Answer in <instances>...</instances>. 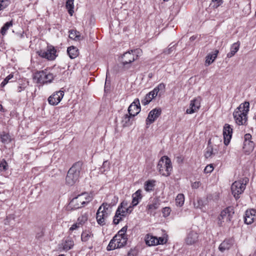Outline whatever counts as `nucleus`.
<instances>
[{
    "instance_id": "1",
    "label": "nucleus",
    "mask_w": 256,
    "mask_h": 256,
    "mask_svg": "<svg viewBox=\"0 0 256 256\" xmlns=\"http://www.w3.org/2000/svg\"><path fill=\"white\" fill-rule=\"evenodd\" d=\"M250 103L245 102L241 104L233 112L236 123L238 126H245L247 124L248 113L249 111Z\"/></svg>"
},
{
    "instance_id": "2",
    "label": "nucleus",
    "mask_w": 256,
    "mask_h": 256,
    "mask_svg": "<svg viewBox=\"0 0 256 256\" xmlns=\"http://www.w3.org/2000/svg\"><path fill=\"white\" fill-rule=\"evenodd\" d=\"M82 166V162H78L74 164L68 170L66 178V184L72 186L78 180Z\"/></svg>"
},
{
    "instance_id": "3",
    "label": "nucleus",
    "mask_w": 256,
    "mask_h": 256,
    "mask_svg": "<svg viewBox=\"0 0 256 256\" xmlns=\"http://www.w3.org/2000/svg\"><path fill=\"white\" fill-rule=\"evenodd\" d=\"M92 197L88 192H83L73 198L69 204V207L72 209L82 208L86 204L90 202Z\"/></svg>"
},
{
    "instance_id": "4",
    "label": "nucleus",
    "mask_w": 256,
    "mask_h": 256,
    "mask_svg": "<svg viewBox=\"0 0 256 256\" xmlns=\"http://www.w3.org/2000/svg\"><path fill=\"white\" fill-rule=\"evenodd\" d=\"M157 170L160 174L164 176H170L172 170L170 159L168 156H162L158 161Z\"/></svg>"
},
{
    "instance_id": "5",
    "label": "nucleus",
    "mask_w": 256,
    "mask_h": 256,
    "mask_svg": "<svg viewBox=\"0 0 256 256\" xmlns=\"http://www.w3.org/2000/svg\"><path fill=\"white\" fill-rule=\"evenodd\" d=\"M111 204L103 203L98 208L96 214V220L98 224L101 226L106 224V220L111 212Z\"/></svg>"
},
{
    "instance_id": "6",
    "label": "nucleus",
    "mask_w": 256,
    "mask_h": 256,
    "mask_svg": "<svg viewBox=\"0 0 256 256\" xmlns=\"http://www.w3.org/2000/svg\"><path fill=\"white\" fill-rule=\"evenodd\" d=\"M166 88V85L164 83L160 84L152 91L148 92L144 98L142 100V104L146 106L148 104L153 98H156L158 95L160 96L164 93Z\"/></svg>"
},
{
    "instance_id": "7",
    "label": "nucleus",
    "mask_w": 256,
    "mask_h": 256,
    "mask_svg": "<svg viewBox=\"0 0 256 256\" xmlns=\"http://www.w3.org/2000/svg\"><path fill=\"white\" fill-rule=\"evenodd\" d=\"M247 178L234 182L232 185L231 190L232 194L236 200L240 198L241 194L246 188V186L248 182Z\"/></svg>"
},
{
    "instance_id": "8",
    "label": "nucleus",
    "mask_w": 256,
    "mask_h": 256,
    "mask_svg": "<svg viewBox=\"0 0 256 256\" xmlns=\"http://www.w3.org/2000/svg\"><path fill=\"white\" fill-rule=\"evenodd\" d=\"M234 214V210L232 207L229 206L222 210L218 217V224L222 226L230 222Z\"/></svg>"
},
{
    "instance_id": "9",
    "label": "nucleus",
    "mask_w": 256,
    "mask_h": 256,
    "mask_svg": "<svg viewBox=\"0 0 256 256\" xmlns=\"http://www.w3.org/2000/svg\"><path fill=\"white\" fill-rule=\"evenodd\" d=\"M126 202H123L121 203L120 206L118 207L113 220L114 224H118L122 220V218L126 216L128 214L130 213V211L128 212V210L125 208L124 206H126Z\"/></svg>"
},
{
    "instance_id": "10",
    "label": "nucleus",
    "mask_w": 256,
    "mask_h": 256,
    "mask_svg": "<svg viewBox=\"0 0 256 256\" xmlns=\"http://www.w3.org/2000/svg\"><path fill=\"white\" fill-rule=\"evenodd\" d=\"M54 77L52 73L46 70L38 72L35 76V78L38 79V82L40 84L50 83L54 80Z\"/></svg>"
},
{
    "instance_id": "11",
    "label": "nucleus",
    "mask_w": 256,
    "mask_h": 256,
    "mask_svg": "<svg viewBox=\"0 0 256 256\" xmlns=\"http://www.w3.org/2000/svg\"><path fill=\"white\" fill-rule=\"evenodd\" d=\"M136 60L134 54L132 51L124 53L121 56V62L122 66L127 68H130V64Z\"/></svg>"
},
{
    "instance_id": "12",
    "label": "nucleus",
    "mask_w": 256,
    "mask_h": 256,
    "mask_svg": "<svg viewBox=\"0 0 256 256\" xmlns=\"http://www.w3.org/2000/svg\"><path fill=\"white\" fill-rule=\"evenodd\" d=\"M56 50L54 47H48L46 50H40L38 52V55L48 60H54L56 58Z\"/></svg>"
},
{
    "instance_id": "13",
    "label": "nucleus",
    "mask_w": 256,
    "mask_h": 256,
    "mask_svg": "<svg viewBox=\"0 0 256 256\" xmlns=\"http://www.w3.org/2000/svg\"><path fill=\"white\" fill-rule=\"evenodd\" d=\"M233 129L230 125L226 124L223 128V136L224 139V144L228 146L232 138Z\"/></svg>"
},
{
    "instance_id": "14",
    "label": "nucleus",
    "mask_w": 256,
    "mask_h": 256,
    "mask_svg": "<svg viewBox=\"0 0 256 256\" xmlns=\"http://www.w3.org/2000/svg\"><path fill=\"white\" fill-rule=\"evenodd\" d=\"M64 96V92L59 90L54 92L52 96L48 98V103L50 105H57L62 100Z\"/></svg>"
},
{
    "instance_id": "15",
    "label": "nucleus",
    "mask_w": 256,
    "mask_h": 256,
    "mask_svg": "<svg viewBox=\"0 0 256 256\" xmlns=\"http://www.w3.org/2000/svg\"><path fill=\"white\" fill-rule=\"evenodd\" d=\"M140 111V106L138 98H136L128 108V112L130 115L135 116Z\"/></svg>"
},
{
    "instance_id": "16",
    "label": "nucleus",
    "mask_w": 256,
    "mask_h": 256,
    "mask_svg": "<svg viewBox=\"0 0 256 256\" xmlns=\"http://www.w3.org/2000/svg\"><path fill=\"white\" fill-rule=\"evenodd\" d=\"M162 110L160 108H156L152 110L148 114V116L146 120L147 125L154 122V120L160 115Z\"/></svg>"
},
{
    "instance_id": "17",
    "label": "nucleus",
    "mask_w": 256,
    "mask_h": 256,
    "mask_svg": "<svg viewBox=\"0 0 256 256\" xmlns=\"http://www.w3.org/2000/svg\"><path fill=\"white\" fill-rule=\"evenodd\" d=\"M200 102L201 98L200 97L191 100L190 108L186 110V113L191 114L196 112L200 106Z\"/></svg>"
},
{
    "instance_id": "18",
    "label": "nucleus",
    "mask_w": 256,
    "mask_h": 256,
    "mask_svg": "<svg viewBox=\"0 0 256 256\" xmlns=\"http://www.w3.org/2000/svg\"><path fill=\"white\" fill-rule=\"evenodd\" d=\"M256 219V210L250 209L246 210L244 216V222L248 224H252Z\"/></svg>"
},
{
    "instance_id": "19",
    "label": "nucleus",
    "mask_w": 256,
    "mask_h": 256,
    "mask_svg": "<svg viewBox=\"0 0 256 256\" xmlns=\"http://www.w3.org/2000/svg\"><path fill=\"white\" fill-rule=\"evenodd\" d=\"M234 242L232 238L226 239L219 246L218 249L221 252L228 250L233 246Z\"/></svg>"
},
{
    "instance_id": "20",
    "label": "nucleus",
    "mask_w": 256,
    "mask_h": 256,
    "mask_svg": "<svg viewBox=\"0 0 256 256\" xmlns=\"http://www.w3.org/2000/svg\"><path fill=\"white\" fill-rule=\"evenodd\" d=\"M198 236L197 232L194 231L190 232L186 238V242L188 245H192L198 241Z\"/></svg>"
},
{
    "instance_id": "21",
    "label": "nucleus",
    "mask_w": 256,
    "mask_h": 256,
    "mask_svg": "<svg viewBox=\"0 0 256 256\" xmlns=\"http://www.w3.org/2000/svg\"><path fill=\"white\" fill-rule=\"evenodd\" d=\"M127 236H120V234H116L114 236V240L116 242L117 247L120 248L126 244Z\"/></svg>"
},
{
    "instance_id": "22",
    "label": "nucleus",
    "mask_w": 256,
    "mask_h": 256,
    "mask_svg": "<svg viewBox=\"0 0 256 256\" xmlns=\"http://www.w3.org/2000/svg\"><path fill=\"white\" fill-rule=\"evenodd\" d=\"M142 190H138L136 192L132 194V206H136L139 202V201L142 198Z\"/></svg>"
},
{
    "instance_id": "23",
    "label": "nucleus",
    "mask_w": 256,
    "mask_h": 256,
    "mask_svg": "<svg viewBox=\"0 0 256 256\" xmlns=\"http://www.w3.org/2000/svg\"><path fill=\"white\" fill-rule=\"evenodd\" d=\"M254 143L252 141H244L243 144V150L245 154H248L254 150Z\"/></svg>"
},
{
    "instance_id": "24",
    "label": "nucleus",
    "mask_w": 256,
    "mask_h": 256,
    "mask_svg": "<svg viewBox=\"0 0 256 256\" xmlns=\"http://www.w3.org/2000/svg\"><path fill=\"white\" fill-rule=\"evenodd\" d=\"M62 249L64 250L68 251L73 247L74 242L70 238H67L64 240L62 244Z\"/></svg>"
},
{
    "instance_id": "25",
    "label": "nucleus",
    "mask_w": 256,
    "mask_h": 256,
    "mask_svg": "<svg viewBox=\"0 0 256 256\" xmlns=\"http://www.w3.org/2000/svg\"><path fill=\"white\" fill-rule=\"evenodd\" d=\"M146 244L149 246H156L158 244V240L157 238L148 234L145 239Z\"/></svg>"
},
{
    "instance_id": "26",
    "label": "nucleus",
    "mask_w": 256,
    "mask_h": 256,
    "mask_svg": "<svg viewBox=\"0 0 256 256\" xmlns=\"http://www.w3.org/2000/svg\"><path fill=\"white\" fill-rule=\"evenodd\" d=\"M134 117L130 114H125L122 120L123 126H130L132 124V121Z\"/></svg>"
},
{
    "instance_id": "27",
    "label": "nucleus",
    "mask_w": 256,
    "mask_h": 256,
    "mask_svg": "<svg viewBox=\"0 0 256 256\" xmlns=\"http://www.w3.org/2000/svg\"><path fill=\"white\" fill-rule=\"evenodd\" d=\"M240 46V42H238L236 43H234L230 48V52L227 54L228 58H232L234 56L235 54L238 50Z\"/></svg>"
},
{
    "instance_id": "28",
    "label": "nucleus",
    "mask_w": 256,
    "mask_h": 256,
    "mask_svg": "<svg viewBox=\"0 0 256 256\" xmlns=\"http://www.w3.org/2000/svg\"><path fill=\"white\" fill-rule=\"evenodd\" d=\"M67 52L70 58H74L78 55V50L73 46L68 48Z\"/></svg>"
},
{
    "instance_id": "29",
    "label": "nucleus",
    "mask_w": 256,
    "mask_h": 256,
    "mask_svg": "<svg viewBox=\"0 0 256 256\" xmlns=\"http://www.w3.org/2000/svg\"><path fill=\"white\" fill-rule=\"evenodd\" d=\"M218 52V50H216L214 54H210L206 56V64H207L208 66L210 65L214 62L217 56Z\"/></svg>"
},
{
    "instance_id": "30",
    "label": "nucleus",
    "mask_w": 256,
    "mask_h": 256,
    "mask_svg": "<svg viewBox=\"0 0 256 256\" xmlns=\"http://www.w3.org/2000/svg\"><path fill=\"white\" fill-rule=\"evenodd\" d=\"M160 204L156 200H154L152 202V204H148L146 206L148 212L152 214L154 210L158 208L159 207Z\"/></svg>"
},
{
    "instance_id": "31",
    "label": "nucleus",
    "mask_w": 256,
    "mask_h": 256,
    "mask_svg": "<svg viewBox=\"0 0 256 256\" xmlns=\"http://www.w3.org/2000/svg\"><path fill=\"white\" fill-rule=\"evenodd\" d=\"M74 0H66V7L70 16H72L74 13Z\"/></svg>"
},
{
    "instance_id": "32",
    "label": "nucleus",
    "mask_w": 256,
    "mask_h": 256,
    "mask_svg": "<svg viewBox=\"0 0 256 256\" xmlns=\"http://www.w3.org/2000/svg\"><path fill=\"white\" fill-rule=\"evenodd\" d=\"M69 32V38H70L75 40H81V36L80 32L74 30H71Z\"/></svg>"
},
{
    "instance_id": "33",
    "label": "nucleus",
    "mask_w": 256,
    "mask_h": 256,
    "mask_svg": "<svg viewBox=\"0 0 256 256\" xmlns=\"http://www.w3.org/2000/svg\"><path fill=\"white\" fill-rule=\"evenodd\" d=\"M184 202V196L182 194H178L176 198V204L177 206H182Z\"/></svg>"
},
{
    "instance_id": "34",
    "label": "nucleus",
    "mask_w": 256,
    "mask_h": 256,
    "mask_svg": "<svg viewBox=\"0 0 256 256\" xmlns=\"http://www.w3.org/2000/svg\"><path fill=\"white\" fill-rule=\"evenodd\" d=\"M211 144V139L208 140V146L206 148V152H205V156L206 158H208L210 157L213 154V148L212 146L210 145Z\"/></svg>"
},
{
    "instance_id": "35",
    "label": "nucleus",
    "mask_w": 256,
    "mask_h": 256,
    "mask_svg": "<svg viewBox=\"0 0 256 256\" xmlns=\"http://www.w3.org/2000/svg\"><path fill=\"white\" fill-rule=\"evenodd\" d=\"M1 141L3 143H8L10 142V136L8 134L2 132L0 134Z\"/></svg>"
},
{
    "instance_id": "36",
    "label": "nucleus",
    "mask_w": 256,
    "mask_h": 256,
    "mask_svg": "<svg viewBox=\"0 0 256 256\" xmlns=\"http://www.w3.org/2000/svg\"><path fill=\"white\" fill-rule=\"evenodd\" d=\"M154 180H148L144 184V189L146 191L152 190L154 186Z\"/></svg>"
},
{
    "instance_id": "37",
    "label": "nucleus",
    "mask_w": 256,
    "mask_h": 256,
    "mask_svg": "<svg viewBox=\"0 0 256 256\" xmlns=\"http://www.w3.org/2000/svg\"><path fill=\"white\" fill-rule=\"evenodd\" d=\"M12 21L6 22L4 26L2 28L0 32L2 35H4L6 34L7 30L10 28V26H12Z\"/></svg>"
},
{
    "instance_id": "38",
    "label": "nucleus",
    "mask_w": 256,
    "mask_h": 256,
    "mask_svg": "<svg viewBox=\"0 0 256 256\" xmlns=\"http://www.w3.org/2000/svg\"><path fill=\"white\" fill-rule=\"evenodd\" d=\"M118 248L117 247L116 242V240H114V237L110 241L108 245V246L107 250H111Z\"/></svg>"
},
{
    "instance_id": "39",
    "label": "nucleus",
    "mask_w": 256,
    "mask_h": 256,
    "mask_svg": "<svg viewBox=\"0 0 256 256\" xmlns=\"http://www.w3.org/2000/svg\"><path fill=\"white\" fill-rule=\"evenodd\" d=\"M92 236L89 232H84L81 235V239L82 242H87L90 236Z\"/></svg>"
},
{
    "instance_id": "40",
    "label": "nucleus",
    "mask_w": 256,
    "mask_h": 256,
    "mask_svg": "<svg viewBox=\"0 0 256 256\" xmlns=\"http://www.w3.org/2000/svg\"><path fill=\"white\" fill-rule=\"evenodd\" d=\"M8 165L5 160L3 159L0 162V172H5L8 169Z\"/></svg>"
},
{
    "instance_id": "41",
    "label": "nucleus",
    "mask_w": 256,
    "mask_h": 256,
    "mask_svg": "<svg viewBox=\"0 0 256 256\" xmlns=\"http://www.w3.org/2000/svg\"><path fill=\"white\" fill-rule=\"evenodd\" d=\"M9 4V0H0V11L6 8Z\"/></svg>"
},
{
    "instance_id": "42",
    "label": "nucleus",
    "mask_w": 256,
    "mask_h": 256,
    "mask_svg": "<svg viewBox=\"0 0 256 256\" xmlns=\"http://www.w3.org/2000/svg\"><path fill=\"white\" fill-rule=\"evenodd\" d=\"M174 50V44L172 45V44H170L168 46V48L164 50V52L166 54H170Z\"/></svg>"
},
{
    "instance_id": "43",
    "label": "nucleus",
    "mask_w": 256,
    "mask_h": 256,
    "mask_svg": "<svg viewBox=\"0 0 256 256\" xmlns=\"http://www.w3.org/2000/svg\"><path fill=\"white\" fill-rule=\"evenodd\" d=\"M13 76H14L12 74H10L7 76L1 83L0 86L2 87H4L8 83L9 80L13 78Z\"/></svg>"
},
{
    "instance_id": "44",
    "label": "nucleus",
    "mask_w": 256,
    "mask_h": 256,
    "mask_svg": "<svg viewBox=\"0 0 256 256\" xmlns=\"http://www.w3.org/2000/svg\"><path fill=\"white\" fill-rule=\"evenodd\" d=\"M222 3V0H212L211 5L214 8H217Z\"/></svg>"
},
{
    "instance_id": "45",
    "label": "nucleus",
    "mask_w": 256,
    "mask_h": 256,
    "mask_svg": "<svg viewBox=\"0 0 256 256\" xmlns=\"http://www.w3.org/2000/svg\"><path fill=\"white\" fill-rule=\"evenodd\" d=\"M132 54H134L136 60L138 58V57L141 55L142 50L140 49H136L134 50H131Z\"/></svg>"
},
{
    "instance_id": "46",
    "label": "nucleus",
    "mask_w": 256,
    "mask_h": 256,
    "mask_svg": "<svg viewBox=\"0 0 256 256\" xmlns=\"http://www.w3.org/2000/svg\"><path fill=\"white\" fill-rule=\"evenodd\" d=\"M214 170L212 164H209L206 166L204 172L206 174L210 173Z\"/></svg>"
},
{
    "instance_id": "47",
    "label": "nucleus",
    "mask_w": 256,
    "mask_h": 256,
    "mask_svg": "<svg viewBox=\"0 0 256 256\" xmlns=\"http://www.w3.org/2000/svg\"><path fill=\"white\" fill-rule=\"evenodd\" d=\"M162 212L164 216H168L170 212V209L168 207L164 208Z\"/></svg>"
},
{
    "instance_id": "48",
    "label": "nucleus",
    "mask_w": 256,
    "mask_h": 256,
    "mask_svg": "<svg viewBox=\"0 0 256 256\" xmlns=\"http://www.w3.org/2000/svg\"><path fill=\"white\" fill-rule=\"evenodd\" d=\"M126 230L127 227L124 226L120 230H119L117 234H120V236H126Z\"/></svg>"
},
{
    "instance_id": "49",
    "label": "nucleus",
    "mask_w": 256,
    "mask_h": 256,
    "mask_svg": "<svg viewBox=\"0 0 256 256\" xmlns=\"http://www.w3.org/2000/svg\"><path fill=\"white\" fill-rule=\"evenodd\" d=\"M197 203H196L195 202H194V206L196 208H201V206L202 205V202L201 200H197Z\"/></svg>"
},
{
    "instance_id": "50",
    "label": "nucleus",
    "mask_w": 256,
    "mask_h": 256,
    "mask_svg": "<svg viewBox=\"0 0 256 256\" xmlns=\"http://www.w3.org/2000/svg\"><path fill=\"white\" fill-rule=\"evenodd\" d=\"M80 223H76L72 224V226L70 228V231H73L74 230H76L80 226Z\"/></svg>"
},
{
    "instance_id": "51",
    "label": "nucleus",
    "mask_w": 256,
    "mask_h": 256,
    "mask_svg": "<svg viewBox=\"0 0 256 256\" xmlns=\"http://www.w3.org/2000/svg\"><path fill=\"white\" fill-rule=\"evenodd\" d=\"M137 252L134 250H130L128 254V256H136Z\"/></svg>"
},
{
    "instance_id": "52",
    "label": "nucleus",
    "mask_w": 256,
    "mask_h": 256,
    "mask_svg": "<svg viewBox=\"0 0 256 256\" xmlns=\"http://www.w3.org/2000/svg\"><path fill=\"white\" fill-rule=\"evenodd\" d=\"M200 184L201 183L200 182H195L192 184V186L194 188H197L200 186Z\"/></svg>"
},
{
    "instance_id": "53",
    "label": "nucleus",
    "mask_w": 256,
    "mask_h": 256,
    "mask_svg": "<svg viewBox=\"0 0 256 256\" xmlns=\"http://www.w3.org/2000/svg\"><path fill=\"white\" fill-rule=\"evenodd\" d=\"M158 240V244H162L166 242V240L162 237L157 238Z\"/></svg>"
},
{
    "instance_id": "54",
    "label": "nucleus",
    "mask_w": 256,
    "mask_h": 256,
    "mask_svg": "<svg viewBox=\"0 0 256 256\" xmlns=\"http://www.w3.org/2000/svg\"><path fill=\"white\" fill-rule=\"evenodd\" d=\"M176 162L178 164H182L183 162L184 161V158L182 156H178L176 157Z\"/></svg>"
},
{
    "instance_id": "55",
    "label": "nucleus",
    "mask_w": 256,
    "mask_h": 256,
    "mask_svg": "<svg viewBox=\"0 0 256 256\" xmlns=\"http://www.w3.org/2000/svg\"><path fill=\"white\" fill-rule=\"evenodd\" d=\"M244 141H251L252 136L250 134H246L244 135Z\"/></svg>"
},
{
    "instance_id": "56",
    "label": "nucleus",
    "mask_w": 256,
    "mask_h": 256,
    "mask_svg": "<svg viewBox=\"0 0 256 256\" xmlns=\"http://www.w3.org/2000/svg\"><path fill=\"white\" fill-rule=\"evenodd\" d=\"M25 88V87L22 86V84L21 85H20L18 87V89H17V91L18 92H21L22 91L24 90Z\"/></svg>"
},
{
    "instance_id": "57",
    "label": "nucleus",
    "mask_w": 256,
    "mask_h": 256,
    "mask_svg": "<svg viewBox=\"0 0 256 256\" xmlns=\"http://www.w3.org/2000/svg\"><path fill=\"white\" fill-rule=\"evenodd\" d=\"M0 111L1 112H4V108H3V106L2 104H0Z\"/></svg>"
},
{
    "instance_id": "58",
    "label": "nucleus",
    "mask_w": 256,
    "mask_h": 256,
    "mask_svg": "<svg viewBox=\"0 0 256 256\" xmlns=\"http://www.w3.org/2000/svg\"><path fill=\"white\" fill-rule=\"evenodd\" d=\"M125 206V208L126 209H128V212H131L132 211V206H129V208H126V206Z\"/></svg>"
},
{
    "instance_id": "59",
    "label": "nucleus",
    "mask_w": 256,
    "mask_h": 256,
    "mask_svg": "<svg viewBox=\"0 0 256 256\" xmlns=\"http://www.w3.org/2000/svg\"><path fill=\"white\" fill-rule=\"evenodd\" d=\"M82 220H83L84 222L86 221L87 220V218L84 216H82Z\"/></svg>"
},
{
    "instance_id": "60",
    "label": "nucleus",
    "mask_w": 256,
    "mask_h": 256,
    "mask_svg": "<svg viewBox=\"0 0 256 256\" xmlns=\"http://www.w3.org/2000/svg\"><path fill=\"white\" fill-rule=\"evenodd\" d=\"M107 164H108V162L107 161H104V163H103V166H105Z\"/></svg>"
},
{
    "instance_id": "61",
    "label": "nucleus",
    "mask_w": 256,
    "mask_h": 256,
    "mask_svg": "<svg viewBox=\"0 0 256 256\" xmlns=\"http://www.w3.org/2000/svg\"><path fill=\"white\" fill-rule=\"evenodd\" d=\"M106 82H107V78H106Z\"/></svg>"
},
{
    "instance_id": "62",
    "label": "nucleus",
    "mask_w": 256,
    "mask_h": 256,
    "mask_svg": "<svg viewBox=\"0 0 256 256\" xmlns=\"http://www.w3.org/2000/svg\"><path fill=\"white\" fill-rule=\"evenodd\" d=\"M164 1H168V0H164Z\"/></svg>"
}]
</instances>
